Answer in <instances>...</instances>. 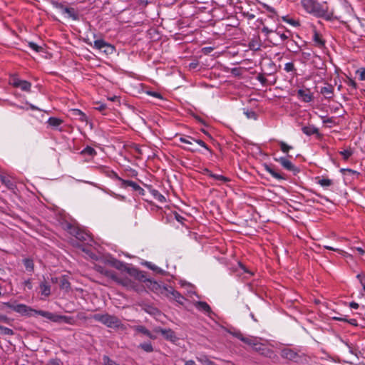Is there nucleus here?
I'll return each mask as SVG.
<instances>
[{
  "label": "nucleus",
  "instance_id": "nucleus-46",
  "mask_svg": "<svg viewBox=\"0 0 365 365\" xmlns=\"http://www.w3.org/2000/svg\"><path fill=\"white\" fill-rule=\"evenodd\" d=\"M244 114L246 115V117L248 119L256 120L257 118V113L255 111L252 110H244Z\"/></svg>",
  "mask_w": 365,
  "mask_h": 365
},
{
  "label": "nucleus",
  "instance_id": "nucleus-55",
  "mask_svg": "<svg viewBox=\"0 0 365 365\" xmlns=\"http://www.w3.org/2000/svg\"><path fill=\"white\" fill-rule=\"evenodd\" d=\"M257 79L263 85L267 84V80L262 73H259L257 76Z\"/></svg>",
  "mask_w": 365,
  "mask_h": 365
},
{
  "label": "nucleus",
  "instance_id": "nucleus-52",
  "mask_svg": "<svg viewBox=\"0 0 365 365\" xmlns=\"http://www.w3.org/2000/svg\"><path fill=\"white\" fill-rule=\"evenodd\" d=\"M29 46L36 52H40L43 51V48L41 46H38L36 43L34 42H29Z\"/></svg>",
  "mask_w": 365,
  "mask_h": 365
},
{
  "label": "nucleus",
  "instance_id": "nucleus-22",
  "mask_svg": "<svg viewBox=\"0 0 365 365\" xmlns=\"http://www.w3.org/2000/svg\"><path fill=\"white\" fill-rule=\"evenodd\" d=\"M98 270L103 275L110 278L111 279L117 282L119 274H118L114 271L106 269L103 267H99Z\"/></svg>",
  "mask_w": 365,
  "mask_h": 365
},
{
  "label": "nucleus",
  "instance_id": "nucleus-35",
  "mask_svg": "<svg viewBox=\"0 0 365 365\" xmlns=\"http://www.w3.org/2000/svg\"><path fill=\"white\" fill-rule=\"evenodd\" d=\"M316 180L317 182L323 187H329L333 185V180L331 179L318 177Z\"/></svg>",
  "mask_w": 365,
  "mask_h": 365
},
{
  "label": "nucleus",
  "instance_id": "nucleus-60",
  "mask_svg": "<svg viewBox=\"0 0 365 365\" xmlns=\"http://www.w3.org/2000/svg\"><path fill=\"white\" fill-rule=\"evenodd\" d=\"M96 105L97 106L95 108L101 112H103L106 109V104L98 103Z\"/></svg>",
  "mask_w": 365,
  "mask_h": 365
},
{
  "label": "nucleus",
  "instance_id": "nucleus-4",
  "mask_svg": "<svg viewBox=\"0 0 365 365\" xmlns=\"http://www.w3.org/2000/svg\"><path fill=\"white\" fill-rule=\"evenodd\" d=\"M4 305L12 309L13 311L19 313L24 316H33L34 314H38V312L41 310H36L24 304H14L11 302H5Z\"/></svg>",
  "mask_w": 365,
  "mask_h": 365
},
{
  "label": "nucleus",
  "instance_id": "nucleus-63",
  "mask_svg": "<svg viewBox=\"0 0 365 365\" xmlns=\"http://www.w3.org/2000/svg\"><path fill=\"white\" fill-rule=\"evenodd\" d=\"M0 322L9 323V318L4 314H0Z\"/></svg>",
  "mask_w": 365,
  "mask_h": 365
},
{
  "label": "nucleus",
  "instance_id": "nucleus-54",
  "mask_svg": "<svg viewBox=\"0 0 365 365\" xmlns=\"http://www.w3.org/2000/svg\"><path fill=\"white\" fill-rule=\"evenodd\" d=\"M229 333L231 334L232 336H235L236 338L241 340V338L243 336V334L238 330H229Z\"/></svg>",
  "mask_w": 365,
  "mask_h": 365
},
{
  "label": "nucleus",
  "instance_id": "nucleus-36",
  "mask_svg": "<svg viewBox=\"0 0 365 365\" xmlns=\"http://www.w3.org/2000/svg\"><path fill=\"white\" fill-rule=\"evenodd\" d=\"M80 153H81V155H83L85 156L88 155L89 157H93L94 155H96V151L92 147L87 146L83 150H81Z\"/></svg>",
  "mask_w": 365,
  "mask_h": 365
},
{
  "label": "nucleus",
  "instance_id": "nucleus-27",
  "mask_svg": "<svg viewBox=\"0 0 365 365\" xmlns=\"http://www.w3.org/2000/svg\"><path fill=\"white\" fill-rule=\"evenodd\" d=\"M302 130L305 135H307L308 136H310V135H312L314 134H319V129L314 125L304 126V127H302Z\"/></svg>",
  "mask_w": 365,
  "mask_h": 365
},
{
  "label": "nucleus",
  "instance_id": "nucleus-31",
  "mask_svg": "<svg viewBox=\"0 0 365 365\" xmlns=\"http://www.w3.org/2000/svg\"><path fill=\"white\" fill-rule=\"evenodd\" d=\"M195 307L197 309L204 312L205 313H210L211 308L210 305L205 302H197L195 304Z\"/></svg>",
  "mask_w": 365,
  "mask_h": 365
},
{
  "label": "nucleus",
  "instance_id": "nucleus-40",
  "mask_svg": "<svg viewBox=\"0 0 365 365\" xmlns=\"http://www.w3.org/2000/svg\"><path fill=\"white\" fill-rule=\"evenodd\" d=\"M72 111H73V115L78 117V119L81 121L84 122L86 120V118H87L86 115L81 110H80L78 109H73Z\"/></svg>",
  "mask_w": 365,
  "mask_h": 365
},
{
  "label": "nucleus",
  "instance_id": "nucleus-18",
  "mask_svg": "<svg viewBox=\"0 0 365 365\" xmlns=\"http://www.w3.org/2000/svg\"><path fill=\"white\" fill-rule=\"evenodd\" d=\"M298 96L306 103H309L312 101L313 96L309 89H299L297 91Z\"/></svg>",
  "mask_w": 365,
  "mask_h": 365
},
{
  "label": "nucleus",
  "instance_id": "nucleus-58",
  "mask_svg": "<svg viewBox=\"0 0 365 365\" xmlns=\"http://www.w3.org/2000/svg\"><path fill=\"white\" fill-rule=\"evenodd\" d=\"M346 83L347 84V86H349V87H351L354 90H356L357 88L356 83L351 78H349L346 81Z\"/></svg>",
  "mask_w": 365,
  "mask_h": 365
},
{
  "label": "nucleus",
  "instance_id": "nucleus-3",
  "mask_svg": "<svg viewBox=\"0 0 365 365\" xmlns=\"http://www.w3.org/2000/svg\"><path fill=\"white\" fill-rule=\"evenodd\" d=\"M38 314L41 315L51 322H63L66 324L74 325L76 324V320L73 317L71 316H66V315H58L46 311H40L38 312Z\"/></svg>",
  "mask_w": 365,
  "mask_h": 365
},
{
  "label": "nucleus",
  "instance_id": "nucleus-1",
  "mask_svg": "<svg viewBox=\"0 0 365 365\" xmlns=\"http://www.w3.org/2000/svg\"><path fill=\"white\" fill-rule=\"evenodd\" d=\"M301 4L303 9L309 14L317 17L329 18L328 14V8L314 0H301Z\"/></svg>",
  "mask_w": 365,
  "mask_h": 365
},
{
  "label": "nucleus",
  "instance_id": "nucleus-42",
  "mask_svg": "<svg viewBox=\"0 0 365 365\" xmlns=\"http://www.w3.org/2000/svg\"><path fill=\"white\" fill-rule=\"evenodd\" d=\"M242 341H243L244 343L250 345V346H252L253 347V346L255 345L256 341H257V339L256 338H254V337H245V336H242L241 338V340Z\"/></svg>",
  "mask_w": 365,
  "mask_h": 365
},
{
  "label": "nucleus",
  "instance_id": "nucleus-41",
  "mask_svg": "<svg viewBox=\"0 0 365 365\" xmlns=\"http://www.w3.org/2000/svg\"><path fill=\"white\" fill-rule=\"evenodd\" d=\"M279 145L280 146V149L284 153H288L289 151L290 150H292L293 148L292 146L291 145H287L286 143H284V141H279Z\"/></svg>",
  "mask_w": 365,
  "mask_h": 365
},
{
  "label": "nucleus",
  "instance_id": "nucleus-50",
  "mask_svg": "<svg viewBox=\"0 0 365 365\" xmlns=\"http://www.w3.org/2000/svg\"><path fill=\"white\" fill-rule=\"evenodd\" d=\"M356 73L359 75L360 81H365V68H359Z\"/></svg>",
  "mask_w": 365,
  "mask_h": 365
},
{
  "label": "nucleus",
  "instance_id": "nucleus-49",
  "mask_svg": "<svg viewBox=\"0 0 365 365\" xmlns=\"http://www.w3.org/2000/svg\"><path fill=\"white\" fill-rule=\"evenodd\" d=\"M108 176L110 177V178L112 179H115V180H118V181H120L121 183H122V180H124L123 179H122L121 178H120L116 173H115L114 171L113 170H110V171H108Z\"/></svg>",
  "mask_w": 365,
  "mask_h": 365
},
{
  "label": "nucleus",
  "instance_id": "nucleus-59",
  "mask_svg": "<svg viewBox=\"0 0 365 365\" xmlns=\"http://www.w3.org/2000/svg\"><path fill=\"white\" fill-rule=\"evenodd\" d=\"M312 57V53L310 51H302V58L304 61H309Z\"/></svg>",
  "mask_w": 365,
  "mask_h": 365
},
{
  "label": "nucleus",
  "instance_id": "nucleus-20",
  "mask_svg": "<svg viewBox=\"0 0 365 365\" xmlns=\"http://www.w3.org/2000/svg\"><path fill=\"white\" fill-rule=\"evenodd\" d=\"M320 93L325 98L331 99L333 98L334 95V86L331 84H327L325 86L321 88Z\"/></svg>",
  "mask_w": 365,
  "mask_h": 365
},
{
  "label": "nucleus",
  "instance_id": "nucleus-24",
  "mask_svg": "<svg viewBox=\"0 0 365 365\" xmlns=\"http://www.w3.org/2000/svg\"><path fill=\"white\" fill-rule=\"evenodd\" d=\"M190 138H192L190 136L181 137V138H180V141L183 143L187 144V145H190V146H187V147H183V149L191 151V152H195L197 150L192 147V144H193L192 142H194V141L190 140Z\"/></svg>",
  "mask_w": 365,
  "mask_h": 365
},
{
  "label": "nucleus",
  "instance_id": "nucleus-17",
  "mask_svg": "<svg viewBox=\"0 0 365 365\" xmlns=\"http://www.w3.org/2000/svg\"><path fill=\"white\" fill-rule=\"evenodd\" d=\"M253 349L255 351L262 355L268 356L269 354H272V351L271 349L267 348L263 344L259 342L257 340L253 346Z\"/></svg>",
  "mask_w": 365,
  "mask_h": 365
},
{
  "label": "nucleus",
  "instance_id": "nucleus-13",
  "mask_svg": "<svg viewBox=\"0 0 365 365\" xmlns=\"http://www.w3.org/2000/svg\"><path fill=\"white\" fill-rule=\"evenodd\" d=\"M274 160L280 163V165L289 171L296 172L298 171L295 165L288 159L284 157L274 158Z\"/></svg>",
  "mask_w": 365,
  "mask_h": 365
},
{
  "label": "nucleus",
  "instance_id": "nucleus-12",
  "mask_svg": "<svg viewBox=\"0 0 365 365\" xmlns=\"http://www.w3.org/2000/svg\"><path fill=\"white\" fill-rule=\"evenodd\" d=\"M281 356L285 359L293 361H297L299 359V356L297 352L289 348H286L282 350Z\"/></svg>",
  "mask_w": 365,
  "mask_h": 365
},
{
  "label": "nucleus",
  "instance_id": "nucleus-7",
  "mask_svg": "<svg viewBox=\"0 0 365 365\" xmlns=\"http://www.w3.org/2000/svg\"><path fill=\"white\" fill-rule=\"evenodd\" d=\"M93 46L107 55L112 54L115 51V47L103 39L95 40Z\"/></svg>",
  "mask_w": 365,
  "mask_h": 365
},
{
  "label": "nucleus",
  "instance_id": "nucleus-39",
  "mask_svg": "<svg viewBox=\"0 0 365 365\" xmlns=\"http://www.w3.org/2000/svg\"><path fill=\"white\" fill-rule=\"evenodd\" d=\"M196 359L202 365H212V364L214 363L213 361L210 360L206 355H201L200 356H197Z\"/></svg>",
  "mask_w": 365,
  "mask_h": 365
},
{
  "label": "nucleus",
  "instance_id": "nucleus-6",
  "mask_svg": "<svg viewBox=\"0 0 365 365\" xmlns=\"http://www.w3.org/2000/svg\"><path fill=\"white\" fill-rule=\"evenodd\" d=\"M9 83L15 88H19L22 91L31 92V83L27 81L21 80L16 76L11 77Z\"/></svg>",
  "mask_w": 365,
  "mask_h": 365
},
{
  "label": "nucleus",
  "instance_id": "nucleus-25",
  "mask_svg": "<svg viewBox=\"0 0 365 365\" xmlns=\"http://www.w3.org/2000/svg\"><path fill=\"white\" fill-rule=\"evenodd\" d=\"M63 123V120L58 118L55 117H50L48 120L47 123L48 125L53 128V129H58V127Z\"/></svg>",
  "mask_w": 365,
  "mask_h": 365
},
{
  "label": "nucleus",
  "instance_id": "nucleus-21",
  "mask_svg": "<svg viewBox=\"0 0 365 365\" xmlns=\"http://www.w3.org/2000/svg\"><path fill=\"white\" fill-rule=\"evenodd\" d=\"M98 270L103 275L110 278L111 279L117 282L119 274H118L114 271L106 269L103 267H99Z\"/></svg>",
  "mask_w": 365,
  "mask_h": 365
},
{
  "label": "nucleus",
  "instance_id": "nucleus-29",
  "mask_svg": "<svg viewBox=\"0 0 365 365\" xmlns=\"http://www.w3.org/2000/svg\"><path fill=\"white\" fill-rule=\"evenodd\" d=\"M313 41L315 46L319 48H323L325 46V41L322 38L321 35L317 31H314Z\"/></svg>",
  "mask_w": 365,
  "mask_h": 365
},
{
  "label": "nucleus",
  "instance_id": "nucleus-33",
  "mask_svg": "<svg viewBox=\"0 0 365 365\" xmlns=\"http://www.w3.org/2000/svg\"><path fill=\"white\" fill-rule=\"evenodd\" d=\"M207 172L209 173V176L210 178L219 181L220 184L227 183L230 181V179L225 176L214 174L210 171H207Z\"/></svg>",
  "mask_w": 365,
  "mask_h": 365
},
{
  "label": "nucleus",
  "instance_id": "nucleus-2",
  "mask_svg": "<svg viewBox=\"0 0 365 365\" xmlns=\"http://www.w3.org/2000/svg\"><path fill=\"white\" fill-rule=\"evenodd\" d=\"M90 318L102 323L108 328L125 329L124 324H122L118 317L114 315H110L107 313L96 314L92 315Z\"/></svg>",
  "mask_w": 365,
  "mask_h": 365
},
{
  "label": "nucleus",
  "instance_id": "nucleus-44",
  "mask_svg": "<svg viewBox=\"0 0 365 365\" xmlns=\"http://www.w3.org/2000/svg\"><path fill=\"white\" fill-rule=\"evenodd\" d=\"M14 334L11 329L6 327L0 326V334L1 335H13Z\"/></svg>",
  "mask_w": 365,
  "mask_h": 365
},
{
  "label": "nucleus",
  "instance_id": "nucleus-53",
  "mask_svg": "<svg viewBox=\"0 0 365 365\" xmlns=\"http://www.w3.org/2000/svg\"><path fill=\"white\" fill-rule=\"evenodd\" d=\"M190 140H193L194 142H195L197 144H198L201 147L205 148L206 150H210L209 148L207 147V145L203 140H202L200 139H195V138H190Z\"/></svg>",
  "mask_w": 365,
  "mask_h": 365
},
{
  "label": "nucleus",
  "instance_id": "nucleus-28",
  "mask_svg": "<svg viewBox=\"0 0 365 365\" xmlns=\"http://www.w3.org/2000/svg\"><path fill=\"white\" fill-rule=\"evenodd\" d=\"M149 192L153 196L154 199L159 201L160 202H165V197L157 190L153 189L151 186L148 187Z\"/></svg>",
  "mask_w": 365,
  "mask_h": 365
},
{
  "label": "nucleus",
  "instance_id": "nucleus-16",
  "mask_svg": "<svg viewBox=\"0 0 365 365\" xmlns=\"http://www.w3.org/2000/svg\"><path fill=\"white\" fill-rule=\"evenodd\" d=\"M0 180L10 190L14 191L16 188V183L11 177L0 175Z\"/></svg>",
  "mask_w": 365,
  "mask_h": 365
},
{
  "label": "nucleus",
  "instance_id": "nucleus-38",
  "mask_svg": "<svg viewBox=\"0 0 365 365\" xmlns=\"http://www.w3.org/2000/svg\"><path fill=\"white\" fill-rule=\"evenodd\" d=\"M144 264L148 267L150 269L154 271L155 272L158 273V274H163V270L158 267V266H156L155 264L150 262H145L144 263Z\"/></svg>",
  "mask_w": 365,
  "mask_h": 365
},
{
  "label": "nucleus",
  "instance_id": "nucleus-57",
  "mask_svg": "<svg viewBox=\"0 0 365 365\" xmlns=\"http://www.w3.org/2000/svg\"><path fill=\"white\" fill-rule=\"evenodd\" d=\"M357 279L359 280L364 291L365 292V279L364 275L363 274H359L356 276Z\"/></svg>",
  "mask_w": 365,
  "mask_h": 365
},
{
  "label": "nucleus",
  "instance_id": "nucleus-64",
  "mask_svg": "<svg viewBox=\"0 0 365 365\" xmlns=\"http://www.w3.org/2000/svg\"><path fill=\"white\" fill-rule=\"evenodd\" d=\"M76 317L78 319H81V320H86L87 319H88V317H86V314L83 312L78 313Z\"/></svg>",
  "mask_w": 365,
  "mask_h": 365
},
{
  "label": "nucleus",
  "instance_id": "nucleus-8",
  "mask_svg": "<svg viewBox=\"0 0 365 365\" xmlns=\"http://www.w3.org/2000/svg\"><path fill=\"white\" fill-rule=\"evenodd\" d=\"M146 287L154 293L163 297H165L168 289L167 287L151 279L146 284Z\"/></svg>",
  "mask_w": 365,
  "mask_h": 365
},
{
  "label": "nucleus",
  "instance_id": "nucleus-37",
  "mask_svg": "<svg viewBox=\"0 0 365 365\" xmlns=\"http://www.w3.org/2000/svg\"><path fill=\"white\" fill-rule=\"evenodd\" d=\"M24 264L25 266V268L29 272H34V261L31 259L26 258L23 260Z\"/></svg>",
  "mask_w": 365,
  "mask_h": 365
},
{
  "label": "nucleus",
  "instance_id": "nucleus-32",
  "mask_svg": "<svg viewBox=\"0 0 365 365\" xmlns=\"http://www.w3.org/2000/svg\"><path fill=\"white\" fill-rule=\"evenodd\" d=\"M121 187H131L135 191L137 190H141V187L138 185L136 182L132 181V180H122V184L120 185Z\"/></svg>",
  "mask_w": 365,
  "mask_h": 365
},
{
  "label": "nucleus",
  "instance_id": "nucleus-23",
  "mask_svg": "<svg viewBox=\"0 0 365 365\" xmlns=\"http://www.w3.org/2000/svg\"><path fill=\"white\" fill-rule=\"evenodd\" d=\"M39 288L41 295L48 297L51 294V286L46 280L40 283Z\"/></svg>",
  "mask_w": 365,
  "mask_h": 365
},
{
  "label": "nucleus",
  "instance_id": "nucleus-9",
  "mask_svg": "<svg viewBox=\"0 0 365 365\" xmlns=\"http://www.w3.org/2000/svg\"><path fill=\"white\" fill-rule=\"evenodd\" d=\"M68 229L70 234L76 237V239L79 240L80 241H87L90 237V236L86 232L75 226L69 225L68 226Z\"/></svg>",
  "mask_w": 365,
  "mask_h": 365
},
{
  "label": "nucleus",
  "instance_id": "nucleus-11",
  "mask_svg": "<svg viewBox=\"0 0 365 365\" xmlns=\"http://www.w3.org/2000/svg\"><path fill=\"white\" fill-rule=\"evenodd\" d=\"M128 273L134 277L136 279L145 282V284L150 281V279L148 278L146 273L143 271L138 270L135 268H131L127 269Z\"/></svg>",
  "mask_w": 365,
  "mask_h": 365
},
{
  "label": "nucleus",
  "instance_id": "nucleus-61",
  "mask_svg": "<svg viewBox=\"0 0 365 365\" xmlns=\"http://www.w3.org/2000/svg\"><path fill=\"white\" fill-rule=\"evenodd\" d=\"M262 31L265 34V35L267 36H268L270 34L272 33H274V31L272 29H269L268 27L267 26H264L262 29Z\"/></svg>",
  "mask_w": 365,
  "mask_h": 365
},
{
  "label": "nucleus",
  "instance_id": "nucleus-10",
  "mask_svg": "<svg viewBox=\"0 0 365 365\" xmlns=\"http://www.w3.org/2000/svg\"><path fill=\"white\" fill-rule=\"evenodd\" d=\"M165 297L175 300L178 304H183L185 298L181 294L175 290L173 287H168Z\"/></svg>",
  "mask_w": 365,
  "mask_h": 365
},
{
  "label": "nucleus",
  "instance_id": "nucleus-5",
  "mask_svg": "<svg viewBox=\"0 0 365 365\" xmlns=\"http://www.w3.org/2000/svg\"><path fill=\"white\" fill-rule=\"evenodd\" d=\"M117 283L126 287L128 289L135 290L137 292H140L143 290V287H139L130 278L123 274L118 276Z\"/></svg>",
  "mask_w": 365,
  "mask_h": 365
},
{
  "label": "nucleus",
  "instance_id": "nucleus-62",
  "mask_svg": "<svg viewBox=\"0 0 365 365\" xmlns=\"http://www.w3.org/2000/svg\"><path fill=\"white\" fill-rule=\"evenodd\" d=\"M174 216H175V220L180 222V223H182L183 222V220H185V218L181 216L180 214H178V212H174Z\"/></svg>",
  "mask_w": 365,
  "mask_h": 365
},
{
  "label": "nucleus",
  "instance_id": "nucleus-43",
  "mask_svg": "<svg viewBox=\"0 0 365 365\" xmlns=\"http://www.w3.org/2000/svg\"><path fill=\"white\" fill-rule=\"evenodd\" d=\"M139 347L146 352H152L153 351V346L150 342L140 344Z\"/></svg>",
  "mask_w": 365,
  "mask_h": 365
},
{
  "label": "nucleus",
  "instance_id": "nucleus-48",
  "mask_svg": "<svg viewBox=\"0 0 365 365\" xmlns=\"http://www.w3.org/2000/svg\"><path fill=\"white\" fill-rule=\"evenodd\" d=\"M284 70L287 72H292V71H295L296 68L292 62H288V63H285V65H284Z\"/></svg>",
  "mask_w": 365,
  "mask_h": 365
},
{
  "label": "nucleus",
  "instance_id": "nucleus-56",
  "mask_svg": "<svg viewBox=\"0 0 365 365\" xmlns=\"http://www.w3.org/2000/svg\"><path fill=\"white\" fill-rule=\"evenodd\" d=\"M145 311L147 313H148L150 314H153V315H154L158 312V310L156 308L150 307V306H148L147 308H145Z\"/></svg>",
  "mask_w": 365,
  "mask_h": 365
},
{
  "label": "nucleus",
  "instance_id": "nucleus-47",
  "mask_svg": "<svg viewBox=\"0 0 365 365\" xmlns=\"http://www.w3.org/2000/svg\"><path fill=\"white\" fill-rule=\"evenodd\" d=\"M70 282L66 278L61 279L60 282L61 289L68 290L70 289Z\"/></svg>",
  "mask_w": 365,
  "mask_h": 365
},
{
  "label": "nucleus",
  "instance_id": "nucleus-34",
  "mask_svg": "<svg viewBox=\"0 0 365 365\" xmlns=\"http://www.w3.org/2000/svg\"><path fill=\"white\" fill-rule=\"evenodd\" d=\"M288 50L292 53H297L300 51V46L294 40H290L287 43Z\"/></svg>",
  "mask_w": 365,
  "mask_h": 365
},
{
  "label": "nucleus",
  "instance_id": "nucleus-26",
  "mask_svg": "<svg viewBox=\"0 0 365 365\" xmlns=\"http://www.w3.org/2000/svg\"><path fill=\"white\" fill-rule=\"evenodd\" d=\"M132 328L138 331V332H140V333H142L143 334H145V336H148L149 338L152 339H155V336H153L150 331L144 326H141V325H139V326H133L132 327Z\"/></svg>",
  "mask_w": 365,
  "mask_h": 365
},
{
  "label": "nucleus",
  "instance_id": "nucleus-14",
  "mask_svg": "<svg viewBox=\"0 0 365 365\" xmlns=\"http://www.w3.org/2000/svg\"><path fill=\"white\" fill-rule=\"evenodd\" d=\"M155 331L158 333H160L163 337L169 341H175L177 339L175 333L170 329H163L160 327L156 328Z\"/></svg>",
  "mask_w": 365,
  "mask_h": 365
},
{
  "label": "nucleus",
  "instance_id": "nucleus-45",
  "mask_svg": "<svg viewBox=\"0 0 365 365\" xmlns=\"http://www.w3.org/2000/svg\"><path fill=\"white\" fill-rule=\"evenodd\" d=\"M339 153L344 160H347L352 155L353 151L351 149H347L340 151Z\"/></svg>",
  "mask_w": 365,
  "mask_h": 365
},
{
  "label": "nucleus",
  "instance_id": "nucleus-30",
  "mask_svg": "<svg viewBox=\"0 0 365 365\" xmlns=\"http://www.w3.org/2000/svg\"><path fill=\"white\" fill-rule=\"evenodd\" d=\"M274 33L278 35L282 41L288 40L291 36V32L288 30L283 31L282 29H277Z\"/></svg>",
  "mask_w": 365,
  "mask_h": 365
},
{
  "label": "nucleus",
  "instance_id": "nucleus-15",
  "mask_svg": "<svg viewBox=\"0 0 365 365\" xmlns=\"http://www.w3.org/2000/svg\"><path fill=\"white\" fill-rule=\"evenodd\" d=\"M54 4L56 8L62 9L65 14H67L73 20H77L78 19V15L73 8L65 7L61 3H54Z\"/></svg>",
  "mask_w": 365,
  "mask_h": 365
},
{
  "label": "nucleus",
  "instance_id": "nucleus-19",
  "mask_svg": "<svg viewBox=\"0 0 365 365\" xmlns=\"http://www.w3.org/2000/svg\"><path fill=\"white\" fill-rule=\"evenodd\" d=\"M264 170L275 179L279 180H286V177L284 174L275 171L270 165L265 164L264 165Z\"/></svg>",
  "mask_w": 365,
  "mask_h": 365
},
{
  "label": "nucleus",
  "instance_id": "nucleus-51",
  "mask_svg": "<svg viewBox=\"0 0 365 365\" xmlns=\"http://www.w3.org/2000/svg\"><path fill=\"white\" fill-rule=\"evenodd\" d=\"M283 20L284 21H286L287 22L288 24H289L290 25H292L294 26H299V23L298 21H296L293 19H289L287 18V16L286 17H283Z\"/></svg>",
  "mask_w": 365,
  "mask_h": 365
}]
</instances>
